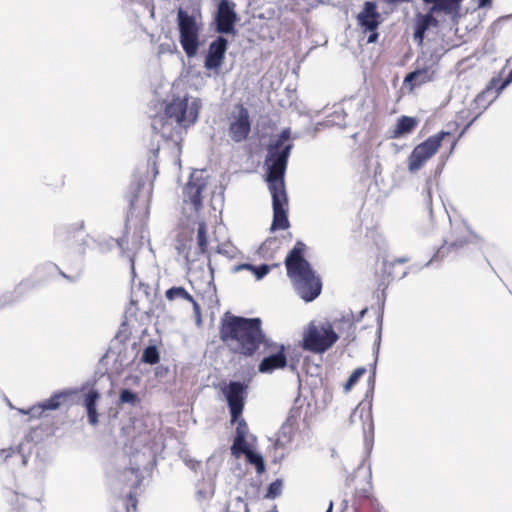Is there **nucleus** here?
<instances>
[{"label": "nucleus", "instance_id": "f257e3e1", "mask_svg": "<svg viewBox=\"0 0 512 512\" xmlns=\"http://www.w3.org/2000/svg\"><path fill=\"white\" fill-rule=\"evenodd\" d=\"M290 137V128H284L275 139L270 141L266 149L264 178L272 198L273 220L270 227L272 232L285 230L290 225L288 195L285 186L288 160L293 149Z\"/></svg>", "mask_w": 512, "mask_h": 512}, {"label": "nucleus", "instance_id": "f03ea898", "mask_svg": "<svg viewBox=\"0 0 512 512\" xmlns=\"http://www.w3.org/2000/svg\"><path fill=\"white\" fill-rule=\"evenodd\" d=\"M219 334L231 352L245 357L253 356L261 344L270 345L259 317L247 318L226 312L221 318Z\"/></svg>", "mask_w": 512, "mask_h": 512}, {"label": "nucleus", "instance_id": "7ed1b4c3", "mask_svg": "<svg viewBox=\"0 0 512 512\" xmlns=\"http://www.w3.org/2000/svg\"><path fill=\"white\" fill-rule=\"evenodd\" d=\"M305 243L298 240L288 252L284 264L296 294L305 302H312L322 291L320 276L305 258Z\"/></svg>", "mask_w": 512, "mask_h": 512}, {"label": "nucleus", "instance_id": "20e7f679", "mask_svg": "<svg viewBox=\"0 0 512 512\" xmlns=\"http://www.w3.org/2000/svg\"><path fill=\"white\" fill-rule=\"evenodd\" d=\"M201 18L199 9H193L192 12L183 7L177 9L176 24L179 33V43L188 58H194L201 46Z\"/></svg>", "mask_w": 512, "mask_h": 512}, {"label": "nucleus", "instance_id": "39448f33", "mask_svg": "<svg viewBox=\"0 0 512 512\" xmlns=\"http://www.w3.org/2000/svg\"><path fill=\"white\" fill-rule=\"evenodd\" d=\"M462 1L463 0H422L424 4H431V7L427 13H418L416 15L413 40L421 45L427 30L430 27L438 26V20L434 17L435 13L451 15L455 20L459 15Z\"/></svg>", "mask_w": 512, "mask_h": 512}, {"label": "nucleus", "instance_id": "423d86ee", "mask_svg": "<svg viewBox=\"0 0 512 512\" xmlns=\"http://www.w3.org/2000/svg\"><path fill=\"white\" fill-rule=\"evenodd\" d=\"M188 98H174L166 104L163 114L154 116L151 121V128L156 135L163 139H169L172 132V122L179 126H187Z\"/></svg>", "mask_w": 512, "mask_h": 512}, {"label": "nucleus", "instance_id": "0eeeda50", "mask_svg": "<svg viewBox=\"0 0 512 512\" xmlns=\"http://www.w3.org/2000/svg\"><path fill=\"white\" fill-rule=\"evenodd\" d=\"M339 339L329 321L310 322L303 333L302 347L306 351L323 354L328 351Z\"/></svg>", "mask_w": 512, "mask_h": 512}, {"label": "nucleus", "instance_id": "6e6552de", "mask_svg": "<svg viewBox=\"0 0 512 512\" xmlns=\"http://www.w3.org/2000/svg\"><path fill=\"white\" fill-rule=\"evenodd\" d=\"M438 62L439 56L436 53L430 50L422 51L414 63V69L406 74L404 85L413 90L415 87L432 81L437 72Z\"/></svg>", "mask_w": 512, "mask_h": 512}, {"label": "nucleus", "instance_id": "1a4fd4ad", "mask_svg": "<svg viewBox=\"0 0 512 512\" xmlns=\"http://www.w3.org/2000/svg\"><path fill=\"white\" fill-rule=\"evenodd\" d=\"M131 331L126 321H123L119 327L118 332L112 339L107 354L115 355V364L119 368L124 369L129 367L136 359L137 343L134 342L130 347L126 346V342L130 340Z\"/></svg>", "mask_w": 512, "mask_h": 512}, {"label": "nucleus", "instance_id": "9d476101", "mask_svg": "<svg viewBox=\"0 0 512 512\" xmlns=\"http://www.w3.org/2000/svg\"><path fill=\"white\" fill-rule=\"evenodd\" d=\"M232 0H218L212 14L211 28L218 35L236 36V25L240 20Z\"/></svg>", "mask_w": 512, "mask_h": 512}, {"label": "nucleus", "instance_id": "9b49d317", "mask_svg": "<svg viewBox=\"0 0 512 512\" xmlns=\"http://www.w3.org/2000/svg\"><path fill=\"white\" fill-rule=\"evenodd\" d=\"M449 136H451L449 131L441 130L416 145L408 157L409 172L415 173L420 170L436 154L444 139Z\"/></svg>", "mask_w": 512, "mask_h": 512}, {"label": "nucleus", "instance_id": "f8f14e48", "mask_svg": "<svg viewBox=\"0 0 512 512\" xmlns=\"http://www.w3.org/2000/svg\"><path fill=\"white\" fill-rule=\"evenodd\" d=\"M467 231L468 235H461L452 239L450 241L445 240L444 244L438 248V250L434 253L433 257L426 262L423 266L412 265L409 267L410 271H418L423 269L424 267H428L433 261H438L446 257L450 253H459L460 250L464 249L466 246L473 245L477 247L479 250L482 249L484 245V240L474 233L468 226H463Z\"/></svg>", "mask_w": 512, "mask_h": 512}, {"label": "nucleus", "instance_id": "ddd939ff", "mask_svg": "<svg viewBox=\"0 0 512 512\" xmlns=\"http://www.w3.org/2000/svg\"><path fill=\"white\" fill-rule=\"evenodd\" d=\"M221 392L229 409L230 421L234 422L242 416L248 395V384L239 380H230L221 387Z\"/></svg>", "mask_w": 512, "mask_h": 512}, {"label": "nucleus", "instance_id": "4468645a", "mask_svg": "<svg viewBox=\"0 0 512 512\" xmlns=\"http://www.w3.org/2000/svg\"><path fill=\"white\" fill-rule=\"evenodd\" d=\"M32 441V432H29L18 445L0 449V463L12 470L25 467L32 450Z\"/></svg>", "mask_w": 512, "mask_h": 512}, {"label": "nucleus", "instance_id": "2eb2a0df", "mask_svg": "<svg viewBox=\"0 0 512 512\" xmlns=\"http://www.w3.org/2000/svg\"><path fill=\"white\" fill-rule=\"evenodd\" d=\"M498 80L496 78H491L487 83L485 89L481 91L474 99L473 104L476 109H479V112L475 115V117L470 120L461 132L458 135L457 139H454L451 143L450 153H452L455 148L458 139H460L470 128V126L480 117V115L498 98V96L502 92H498L497 86Z\"/></svg>", "mask_w": 512, "mask_h": 512}, {"label": "nucleus", "instance_id": "dca6fc26", "mask_svg": "<svg viewBox=\"0 0 512 512\" xmlns=\"http://www.w3.org/2000/svg\"><path fill=\"white\" fill-rule=\"evenodd\" d=\"M235 109L230 117L228 132L234 142L240 143L245 141L250 134L251 120L248 109L242 104H238Z\"/></svg>", "mask_w": 512, "mask_h": 512}, {"label": "nucleus", "instance_id": "f3484780", "mask_svg": "<svg viewBox=\"0 0 512 512\" xmlns=\"http://www.w3.org/2000/svg\"><path fill=\"white\" fill-rule=\"evenodd\" d=\"M382 323H383V316L381 314L377 318V337L374 342L376 356L379 353V348H380V343H381ZM375 361H377V358L375 359ZM375 381H376V362H374L373 367L371 369V373L368 377V380H367L368 389L365 394V399L370 398L369 403H368V412L366 415V418L369 421V423H368L367 428L364 427V438H365L366 443L368 442V433L371 434V440H373V437H374V424L372 421V412H371L372 403L371 402H372L373 392L375 389Z\"/></svg>", "mask_w": 512, "mask_h": 512}, {"label": "nucleus", "instance_id": "a211bd4d", "mask_svg": "<svg viewBox=\"0 0 512 512\" xmlns=\"http://www.w3.org/2000/svg\"><path fill=\"white\" fill-rule=\"evenodd\" d=\"M229 47L228 39L223 35H218L213 39L205 52L203 66L207 71L218 73L222 67L226 52Z\"/></svg>", "mask_w": 512, "mask_h": 512}, {"label": "nucleus", "instance_id": "6ab92c4d", "mask_svg": "<svg viewBox=\"0 0 512 512\" xmlns=\"http://www.w3.org/2000/svg\"><path fill=\"white\" fill-rule=\"evenodd\" d=\"M121 481L130 487V491L125 499L126 512H134L137 508V499L135 490L141 485L143 476L139 467H129L124 469L120 475Z\"/></svg>", "mask_w": 512, "mask_h": 512}, {"label": "nucleus", "instance_id": "aec40b11", "mask_svg": "<svg viewBox=\"0 0 512 512\" xmlns=\"http://www.w3.org/2000/svg\"><path fill=\"white\" fill-rule=\"evenodd\" d=\"M356 19L362 30H377L383 21L375 1H365Z\"/></svg>", "mask_w": 512, "mask_h": 512}, {"label": "nucleus", "instance_id": "412c9836", "mask_svg": "<svg viewBox=\"0 0 512 512\" xmlns=\"http://www.w3.org/2000/svg\"><path fill=\"white\" fill-rule=\"evenodd\" d=\"M206 184L203 179L193 180L190 177L188 183L183 188V200L186 203H191L196 211H199L203 206L202 192Z\"/></svg>", "mask_w": 512, "mask_h": 512}, {"label": "nucleus", "instance_id": "4be33fe9", "mask_svg": "<svg viewBox=\"0 0 512 512\" xmlns=\"http://www.w3.org/2000/svg\"><path fill=\"white\" fill-rule=\"evenodd\" d=\"M231 424H237V426L230 450L233 456L239 457L244 449H248L249 444L246 440L248 425L242 416H239L234 422H231Z\"/></svg>", "mask_w": 512, "mask_h": 512}, {"label": "nucleus", "instance_id": "5701e85b", "mask_svg": "<svg viewBox=\"0 0 512 512\" xmlns=\"http://www.w3.org/2000/svg\"><path fill=\"white\" fill-rule=\"evenodd\" d=\"M297 411H295L296 413ZM297 429V416L294 414V411H291L285 422L281 425L279 431L277 432V438L275 442L276 447L284 448L286 445L291 443L295 431Z\"/></svg>", "mask_w": 512, "mask_h": 512}, {"label": "nucleus", "instance_id": "b1692460", "mask_svg": "<svg viewBox=\"0 0 512 512\" xmlns=\"http://www.w3.org/2000/svg\"><path fill=\"white\" fill-rule=\"evenodd\" d=\"M100 397V392L95 388L89 389L83 396L82 405L86 410L88 423L91 426H96L99 423L97 405Z\"/></svg>", "mask_w": 512, "mask_h": 512}, {"label": "nucleus", "instance_id": "393cba45", "mask_svg": "<svg viewBox=\"0 0 512 512\" xmlns=\"http://www.w3.org/2000/svg\"><path fill=\"white\" fill-rule=\"evenodd\" d=\"M287 365V358L284 352V346L281 345L280 349L265 356L258 365V370L261 373H272L276 369L284 368Z\"/></svg>", "mask_w": 512, "mask_h": 512}, {"label": "nucleus", "instance_id": "a878e982", "mask_svg": "<svg viewBox=\"0 0 512 512\" xmlns=\"http://www.w3.org/2000/svg\"><path fill=\"white\" fill-rule=\"evenodd\" d=\"M36 283L31 279H24L16 285L14 291L6 292L0 296V310L17 302L25 292L35 288Z\"/></svg>", "mask_w": 512, "mask_h": 512}, {"label": "nucleus", "instance_id": "bb28decb", "mask_svg": "<svg viewBox=\"0 0 512 512\" xmlns=\"http://www.w3.org/2000/svg\"><path fill=\"white\" fill-rule=\"evenodd\" d=\"M353 506L354 512H381L378 500L365 490L356 493Z\"/></svg>", "mask_w": 512, "mask_h": 512}, {"label": "nucleus", "instance_id": "cd10ccee", "mask_svg": "<svg viewBox=\"0 0 512 512\" xmlns=\"http://www.w3.org/2000/svg\"><path fill=\"white\" fill-rule=\"evenodd\" d=\"M417 124L418 121L415 117L405 115L401 116L398 118L394 129L392 130L391 138L398 139L412 133Z\"/></svg>", "mask_w": 512, "mask_h": 512}, {"label": "nucleus", "instance_id": "c85d7f7f", "mask_svg": "<svg viewBox=\"0 0 512 512\" xmlns=\"http://www.w3.org/2000/svg\"><path fill=\"white\" fill-rule=\"evenodd\" d=\"M77 393V389H63L54 392L48 399L41 402L43 408L46 410H57L63 402H65L70 396Z\"/></svg>", "mask_w": 512, "mask_h": 512}, {"label": "nucleus", "instance_id": "c756f323", "mask_svg": "<svg viewBox=\"0 0 512 512\" xmlns=\"http://www.w3.org/2000/svg\"><path fill=\"white\" fill-rule=\"evenodd\" d=\"M83 229L84 221L61 226L56 230V237L61 241H70L72 238H75L77 234L83 233Z\"/></svg>", "mask_w": 512, "mask_h": 512}, {"label": "nucleus", "instance_id": "7c9ffc66", "mask_svg": "<svg viewBox=\"0 0 512 512\" xmlns=\"http://www.w3.org/2000/svg\"><path fill=\"white\" fill-rule=\"evenodd\" d=\"M144 186H145V181L141 177L136 178L131 183L130 188H129L130 189L129 196H128L129 197V199H128L129 209L131 212L136 210Z\"/></svg>", "mask_w": 512, "mask_h": 512}, {"label": "nucleus", "instance_id": "2f4dec72", "mask_svg": "<svg viewBox=\"0 0 512 512\" xmlns=\"http://www.w3.org/2000/svg\"><path fill=\"white\" fill-rule=\"evenodd\" d=\"M242 453H245L247 462L254 466L257 474L261 475L266 471L265 460L260 452L253 450L248 446V449H244Z\"/></svg>", "mask_w": 512, "mask_h": 512}, {"label": "nucleus", "instance_id": "473e14b6", "mask_svg": "<svg viewBox=\"0 0 512 512\" xmlns=\"http://www.w3.org/2000/svg\"><path fill=\"white\" fill-rule=\"evenodd\" d=\"M118 402L121 405L128 404V405L134 407V406L139 405L141 400H140L138 393H136L134 390H132L130 388H122L119 391Z\"/></svg>", "mask_w": 512, "mask_h": 512}, {"label": "nucleus", "instance_id": "72a5a7b5", "mask_svg": "<svg viewBox=\"0 0 512 512\" xmlns=\"http://www.w3.org/2000/svg\"><path fill=\"white\" fill-rule=\"evenodd\" d=\"M160 360V352L155 344L146 346L141 355V362L149 365L157 364Z\"/></svg>", "mask_w": 512, "mask_h": 512}, {"label": "nucleus", "instance_id": "f704fd0d", "mask_svg": "<svg viewBox=\"0 0 512 512\" xmlns=\"http://www.w3.org/2000/svg\"><path fill=\"white\" fill-rule=\"evenodd\" d=\"M165 296L169 301H173L177 298L184 299L186 301H193V296L182 286H173L166 290Z\"/></svg>", "mask_w": 512, "mask_h": 512}, {"label": "nucleus", "instance_id": "c9c22d12", "mask_svg": "<svg viewBox=\"0 0 512 512\" xmlns=\"http://www.w3.org/2000/svg\"><path fill=\"white\" fill-rule=\"evenodd\" d=\"M197 245L199 252L204 254L207 251L208 236H207V225L205 222H199L197 227Z\"/></svg>", "mask_w": 512, "mask_h": 512}, {"label": "nucleus", "instance_id": "e433bc0d", "mask_svg": "<svg viewBox=\"0 0 512 512\" xmlns=\"http://www.w3.org/2000/svg\"><path fill=\"white\" fill-rule=\"evenodd\" d=\"M283 488V481L282 479H276L273 482H271L266 490L265 498L266 499H275L278 496L281 495Z\"/></svg>", "mask_w": 512, "mask_h": 512}, {"label": "nucleus", "instance_id": "4c0bfd02", "mask_svg": "<svg viewBox=\"0 0 512 512\" xmlns=\"http://www.w3.org/2000/svg\"><path fill=\"white\" fill-rule=\"evenodd\" d=\"M366 373L365 367H357L353 372L350 374L349 378L347 379L346 383L344 384V390L349 391L352 389L354 385L360 380V378Z\"/></svg>", "mask_w": 512, "mask_h": 512}, {"label": "nucleus", "instance_id": "58836bf2", "mask_svg": "<svg viewBox=\"0 0 512 512\" xmlns=\"http://www.w3.org/2000/svg\"><path fill=\"white\" fill-rule=\"evenodd\" d=\"M159 150H160V146L159 144H157L156 146L154 145V141H152L151 143V148H150V151H151V156H149L148 160H147V164H148V167L151 168V171L153 173V176L154 178L157 176L158 174V168H157V162H156V159L158 157V153H159Z\"/></svg>", "mask_w": 512, "mask_h": 512}, {"label": "nucleus", "instance_id": "ea45409f", "mask_svg": "<svg viewBox=\"0 0 512 512\" xmlns=\"http://www.w3.org/2000/svg\"><path fill=\"white\" fill-rule=\"evenodd\" d=\"M199 109H200V105L196 100L192 101V103L190 105L188 104L187 125L193 124L196 122V120L198 118V114H199Z\"/></svg>", "mask_w": 512, "mask_h": 512}, {"label": "nucleus", "instance_id": "a19ab883", "mask_svg": "<svg viewBox=\"0 0 512 512\" xmlns=\"http://www.w3.org/2000/svg\"><path fill=\"white\" fill-rule=\"evenodd\" d=\"M270 270L271 266L269 264L263 263L260 265H255L252 273L256 280H261L270 272Z\"/></svg>", "mask_w": 512, "mask_h": 512}, {"label": "nucleus", "instance_id": "79ce46f5", "mask_svg": "<svg viewBox=\"0 0 512 512\" xmlns=\"http://www.w3.org/2000/svg\"><path fill=\"white\" fill-rule=\"evenodd\" d=\"M493 78H496L498 80V82H497L498 92H502L512 83V69L509 71V73L505 79H502L500 74L497 76H494Z\"/></svg>", "mask_w": 512, "mask_h": 512}, {"label": "nucleus", "instance_id": "37998d69", "mask_svg": "<svg viewBox=\"0 0 512 512\" xmlns=\"http://www.w3.org/2000/svg\"><path fill=\"white\" fill-rule=\"evenodd\" d=\"M44 411L45 409L43 408L41 402H39L30 407L27 411L22 410V413L29 415L31 418H39Z\"/></svg>", "mask_w": 512, "mask_h": 512}, {"label": "nucleus", "instance_id": "c03bdc74", "mask_svg": "<svg viewBox=\"0 0 512 512\" xmlns=\"http://www.w3.org/2000/svg\"><path fill=\"white\" fill-rule=\"evenodd\" d=\"M216 252L228 258H233L235 255V248L231 245H218Z\"/></svg>", "mask_w": 512, "mask_h": 512}, {"label": "nucleus", "instance_id": "a18cd8bd", "mask_svg": "<svg viewBox=\"0 0 512 512\" xmlns=\"http://www.w3.org/2000/svg\"><path fill=\"white\" fill-rule=\"evenodd\" d=\"M49 266H50V267H52V268H54V269H56V270H58V271H59V274H60L64 279H66L67 281H69V282H71V283H75V282H77V281L79 280V278H80V275H79V274H77V275H73V276L66 274L65 272H63L62 270H60V268H59L56 264H49Z\"/></svg>", "mask_w": 512, "mask_h": 512}, {"label": "nucleus", "instance_id": "49530a36", "mask_svg": "<svg viewBox=\"0 0 512 512\" xmlns=\"http://www.w3.org/2000/svg\"><path fill=\"white\" fill-rule=\"evenodd\" d=\"M335 114V118H337L338 120H332L333 123L341 128H344L346 127V123L344 121V118L346 117V113L343 109H341V111H335L334 112Z\"/></svg>", "mask_w": 512, "mask_h": 512}, {"label": "nucleus", "instance_id": "de8ad7c7", "mask_svg": "<svg viewBox=\"0 0 512 512\" xmlns=\"http://www.w3.org/2000/svg\"><path fill=\"white\" fill-rule=\"evenodd\" d=\"M190 302L193 305V312H194V315H195L196 324L200 325L201 322H202L200 305L198 304L197 301H195L194 298H193V301H190Z\"/></svg>", "mask_w": 512, "mask_h": 512}, {"label": "nucleus", "instance_id": "09e8293b", "mask_svg": "<svg viewBox=\"0 0 512 512\" xmlns=\"http://www.w3.org/2000/svg\"><path fill=\"white\" fill-rule=\"evenodd\" d=\"M255 265L251 264V263H240L238 265H235L232 267L231 271L233 273H237V272H240L242 270H248V271H253V268H254Z\"/></svg>", "mask_w": 512, "mask_h": 512}, {"label": "nucleus", "instance_id": "8fccbe9b", "mask_svg": "<svg viewBox=\"0 0 512 512\" xmlns=\"http://www.w3.org/2000/svg\"><path fill=\"white\" fill-rule=\"evenodd\" d=\"M169 373V367L164 365H159L155 369V376L158 378H164Z\"/></svg>", "mask_w": 512, "mask_h": 512}, {"label": "nucleus", "instance_id": "3c124183", "mask_svg": "<svg viewBox=\"0 0 512 512\" xmlns=\"http://www.w3.org/2000/svg\"><path fill=\"white\" fill-rule=\"evenodd\" d=\"M365 33H369L367 38V43H376L379 38V33L377 30H363Z\"/></svg>", "mask_w": 512, "mask_h": 512}, {"label": "nucleus", "instance_id": "603ef678", "mask_svg": "<svg viewBox=\"0 0 512 512\" xmlns=\"http://www.w3.org/2000/svg\"><path fill=\"white\" fill-rule=\"evenodd\" d=\"M126 255L130 263L132 281H134V278L136 277L134 254L127 253Z\"/></svg>", "mask_w": 512, "mask_h": 512}, {"label": "nucleus", "instance_id": "864d4df0", "mask_svg": "<svg viewBox=\"0 0 512 512\" xmlns=\"http://www.w3.org/2000/svg\"><path fill=\"white\" fill-rule=\"evenodd\" d=\"M493 0H478L477 7L479 9L489 8L492 5Z\"/></svg>", "mask_w": 512, "mask_h": 512}, {"label": "nucleus", "instance_id": "5fc2aeb1", "mask_svg": "<svg viewBox=\"0 0 512 512\" xmlns=\"http://www.w3.org/2000/svg\"><path fill=\"white\" fill-rule=\"evenodd\" d=\"M131 306L126 310V314L134 315L136 313V308H133L135 306V301L132 299L130 302Z\"/></svg>", "mask_w": 512, "mask_h": 512}, {"label": "nucleus", "instance_id": "6e6d98bb", "mask_svg": "<svg viewBox=\"0 0 512 512\" xmlns=\"http://www.w3.org/2000/svg\"><path fill=\"white\" fill-rule=\"evenodd\" d=\"M124 242H125V241H124V239H123V238H121V239H118V240H117V245H118V247L122 250V254H123V255H125V254H126V252L124 251V248H123Z\"/></svg>", "mask_w": 512, "mask_h": 512}, {"label": "nucleus", "instance_id": "4d7b16f0", "mask_svg": "<svg viewBox=\"0 0 512 512\" xmlns=\"http://www.w3.org/2000/svg\"><path fill=\"white\" fill-rule=\"evenodd\" d=\"M346 323L348 324L349 330H351V335L354 337L355 326H354L353 322H351L350 320H347Z\"/></svg>", "mask_w": 512, "mask_h": 512}, {"label": "nucleus", "instance_id": "13d9d810", "mask_svg": "<svg viewBox=\"0 0 512 512\" xmlns=\"http://www.w3.org/2000/svg\"><path fill=\"white\" fill-rule=\"evenodd\" d=\"M409 259L407 257H401V258H397L395 260V263H399V264H403V263H406Z\"/></svg>", "mask_w": 512, "mask_h": 512}, {"label": "nucleus", "instance_id": "bf43d9fd", "mask_svg": "<svg viewBox=\"0 0 512 512\" xmlns=\"http://www.w3.org/2000/svg\"><path fill=\"white\" fill-rule=\"evenodd\" d=\"M208 268H209V271H210V274H211V282H212L213 281V276H214V268H213L210 260H209V263H208Z\"/></svg>", "mask_w": 512, "mask_h": 512}, {"label": "nucleus", "instance_id": "052dcab7", "mask_svg": "<svg viewBox=\"0 0 512 512\" xmlns=\"http://www.w3.org/2000/svg\"><path fill=\"white\" fill-rule=\"evenodd\" d=\"M333 506H334V505H333V502H332V501H330V503H329V505H328V508H327V510H326L325 512H333Z\"/></svg>", "mask_w": 512, "mask_h": 512}, {"label": "nucleus", "instance_id": "680f3d73", "mask_svg": "<svg viewBox=\"0 0 512 512\" xmlns=\"http://www.w3.org/2000/svg\"><path fill=\"white\" fill-rule=\"evenodd\" d=\"M427 184H429V182H427ZM426 190H427L428 198L430 199V198H431V188H430V186H429V185H427Z\"/></svg>", "mask_w": 512, "mask_h": 512}, {"label": "nucleus", "instance_id": "e2e57ef3", "mask_svg": "<svg viewBox=\"0 0 512 512\" xmlns=\"http://www.w3.org/2000/svg\"><path fill=\"white\" fill-rule=\"evenodd\" d=\"M342 506H343V509H347V507H348V501H347V500H343V501H342Z\"/></svg>", "mask_w": 512, "mask_h": 512}, {"label": "nucleus", "instance_id": "0e129e2a", "mask_svg": "<svg viewBox=\"0 0 512 512\" xmlns=\"http://www.w3.org/2000/svg\"><path fill=\"white\" fill-rule=\"evenodd\" d=\"M186 260L189 262L190 261V258H189V253L186 254L185 256Z\"/></svg>", "mask_w": 512, "mask_h": 512}, {"label": "nucleus", "instance_id": "69168bd1", "mask_svg": "<svg viewBox=\"0 0 512 512\" xmlns=\"http://www.w3.org/2000/svg\"><path fill=\"white\" fill-rule=\"evenodd\" d=\"M272 512H277L276 507H274V509L272 510Z\"/></svg>", "mask_w": 512, "mask_h": 512}, {"label": "nucleus", "instance_id": "338daca9", "mask_svg": "<svg viewBox=\"0 0 512 512\" xmlns=\"http://www.w3.org/2000/svg\"><path fill=\"white\" fill-rule=\"evenodd\" d=\"M318 3H322L323 1L322 0H316Z\"/></svg>", "mask_w": 512, "mask_h": 512}]
</instances>
